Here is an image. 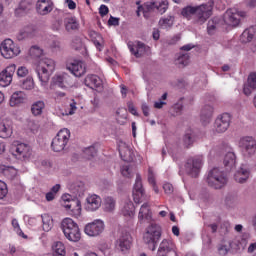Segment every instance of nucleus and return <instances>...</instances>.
Wrapping results in <instances>:
<instances>
[{
  "label": "nucleus",
  "mask_w": 256,
  "mask_h": 256,
  "mask_svg": "<svg viewBox=\"0 0 256 256\" xmlns=\"http://www.w3.org/2000/svg\"><path fill=\"white\" fill-rule=\"evenodd\" d=\"M53 71H55V61L53 59L42 58L39 60L36 67V73L42 87H46L47 83H49V78L51 77V73H53Z\"/></svg>",
  "instance_id": "1"
},
{
  "label": "nucleus",
  "mask_w": 256,
  "mask_h": 256,
  "mask_svg": "<svg viewBox=\"0 0 256 256\" xmlns=\"http://www.w3.org/2000/svg\"><path fill=\"white\" fill-rule=\"evenodd\" d=\"M213 11V4H202L200 6H187L182 9L181 15L186 19H191L192 15H196L198 19L202 21H207L211 17Z\"/></svg>",
  "instance_id": "2"
},
{
  "label": "nucleus",
  "mask_w": 256,
  "mask_h": 256,
  "mask_svg": "<svg viewBox=\"0 0 256 256\" xmlns=\"http://www.w3.org/2000/svg\"><path fill=\"white\" fill-rule=\"evenodd\" d=\"M61 228L64 234V237L71 241L72 243H78L81 241V230L79 225L73 221L71 218H64L61 222Z\"/></svg>",
  "instance_id": "3"
},
{
  "label": "nucleus",
  "mask_w": 256,
  "mask_h": 256,
  "mask_svg": "<svg viewBox=\"0 0 256 256\" xmlns=\"http://www.w3.org/2000/svg\"><path fill=\"white\" fill-rule=\"evenodd\" d=\"M161 239V227L155 223H151L146 227L143 234V241L148 245L150 251H155L157 249V243Z\"/></svg>",
  "instance_id": "4"
},
{
  "label": "nucleus",
  "mask_w": 256,
  "mask_h": 256,
  "mask_svg": "<svg viewBox=\"0 0 256 256\" xmlns=\"http://www.w3.org/2000/svg\"><path fill=\"white\" fill-rule=\"evenodd\" d=\"M227 181H229L227 174L219 168H213L208 173L207 183L213 189H223L227 185Z\"/></svg>",
  "instance_id": "5"
},
{
  "label": "nucleus",
  "mask_w": 256,
  "mask_h": 256,
  "mask_svg": "<svg viewBox=\"0 0 256 256\" xmlns=\"http://www.w3.org/2000/svg\"><path fill=\"white\" fill-rule=\"evenodd\" d=\"M62 205L68 210L69 215L79 219L81 217V201L73 199L70 194L62 195Z\"/></svg>",
  "instance_id": "6"
},
{
  "label": "nucleus",
  "mask_w": 256,
  "mask_h": 256,
  "mask_svg": "<svg viewBox=\"0 0 256 256\" xmlns=\"http://www.w3.org/2000/svg\"><path fill=\"white\" fill-rule=\"evenodd\" d=\"M71 138V131L67 128L61 129L56 137L53 138L51 147L52 150L55 151V153H61L67 147V144L69 143V139Z\"/></svg>",
  "instance_id": "7"
},
{
  "label": "nucleus",
  "mask_w": 256,
  "mask_h": 256,
  "mask_svg": "<svg viewBox=\"0 0 256 256\" xmlns=\"http://www.w3.org/2000/svg\"><path fill=\"white\" fill-rule=\"evenodd\" d=\"M0 53L4 59H13L21 53V48L11 39H5L0 44Z\"/></svg>",
  "instance_id": "8"
},
{
  "label": "nucleus",
  "mask_w": 256,
  "mask_h": 256,
  "mask_svg": "<svg viewBox=\"0 0 256 256\" xmlns=\"http://www.w3.org/2000/svg\"><path fill=\"white\" fill-rule=\"evenodd\" d=\"M12 155L20 161H25L31 157V146L25 143L13 142L10 148Z\"/></svg>",
  "instance_id": "9"
},
{
  "label": "nucleus",
  "mask_w": 256,
  "mask_h": 256,
  "mask_svg": "<svg viewBox=\"0 0 256 256\" xmlns=\"http://www.w3.org/2000/svg\"><path fill=\"white\" fill-rule=\"evenodd\" d=\"M73 85V77L67 73H63L53 76L50 88L54 89V87H59L60 89H71Z\"/></svg>",
  "instance_id": "10"
},
{
  "label": "nucleus",
  "mask_w": 256,
  "mask_h": 256,
  "mask_svg": "<svg viewBox=\"0 0 256 256\" xmlns=\"http://www.w3.org/2000/svg\"><path fill=\"white\" fill-rule=\"evenodd\" d=\"M241 17H247V13L230 8L224 15V22L230 27H237L241 23Z\"/></svg>",
  "instance_id": "11"
},
{
  "label": "nucleus",
  "mask_w": 256,
  "mask_h": 256,
  "mask_svg": "<svg viewBox=\"0 0 256 256\" xmlns=\"http://www.w3.org/2000/svg\"><path fill=\"white\" fill-rule=\"evenodd\" d=\"M201 167H203V156H195L187 160L185 168L188 175L191 177H199L201 172Z\"/></svg>",
  "instance_id": "12"
},
{
  "label": "nucleus",
  "mask_w": 256,
  "mask_h": 256,
  "mask_svg": "<svg viewBox=\"0 0 256 256\" xmlns=\"http://www.w3.org/2000/svg\"><path fill=\"white\" fill-rule=\"evenodd\" d=\"M103 231H105V223L100 219H96L84 227V233L88 237H99Z\"/></svg>",
  "instance_id": "13"
},
{
  "label": "nucleus",
  "mask_w": 256,
  "mask_h": 256,
  "mask_svg": "<svg viewBox=\"0 0 256 256\" xmlns=\"http://www.w3.org/2000/svg\"><path fill=\"white\" fill-rule=\"evenodd\" d=\"M231 125V114H220L214 122V133H225Z\"/></svg>",
  "instance_id": "14"
},
{
  "label": "nucleus",
  "mask_w": 256,
  "mask_h": 256,
  "mask_svg": "<svg viewBox=\"0 0 256 256\" xmlns=\"http://www.w3.org/2000/svg\"><path fill=\"white\" fill-rule=\"evenodd\" d=\"M179 256L177 254V246L169 239H163L159 244L156 256Z\"/></svg>",
  "instance_id": "15"
},
{
  "label": "nucleus",
  "mask_w": 256,
  "mask_h": 256,
  "mask_svg": "<svg viewBox=\"0 0 256 256\" xmlns=\"http://www.w3.org/2000/svg\"><path fill=\"white\" fill-rule=\"evenodd\" d=\"M66 69L74 75V77H83L87 73V64L81 60H73L67 63Z\"/></svg>",
  "instance_id": "16"
},
{
  "label": "nucleus",
  "mask_w": 256,
  "mask_h": 256,
  "mask_svg": "<svg viewBox=\"0 0 256 256\" xmlns=\"http://www.w3.org/2000/svg\"><path fill=\"white\" fill-rule=\"evenodd\" d=\"M133 199L134 203H143L145 201V189L143 188V180L141 179V175H136V180L133 188Z\"/></svg>",
  "instance_id": "17"
},
{
  "label": "nucleus",
  "mask_w": 256,
  "mask_h": 256,
  "mask_svg": "<svg viewBox=\"0 0 256 256\" xmlns=\"http://www.w3.org/2000/svg\"><path fill=\"white\" fill-rule=\"evenodd\" d=\"M17 66L15 64H10L0 73V87H9L13 81V75Z\"/></svg>",
  "instance_id": "18"
},
{
  "label": "nucleus",
  "mask_w": 256,
  "mask_h": 256,
  "mask_svg": "<svg viewBox=\"0 0 256 256\" xmlns=\"http://www.w3.org/2000/svg\"><path fill=\"white\" fill-rule=\"evenodd\" d=\"M128 48L130 50V53H132V55L137 58L143 57V55H147L151 52V48L140 41L136 42V44L133 42H129Z\"/></svg>",
  "instance_id": "19"
},
{
  "label": "nucleus",
  "mask_w": 256,
  "mask_h": 256,
  "mask_svg": "<svg viewBox=\"0 0 256 256\" xmlns=\"http://www.w3.org/2000/svg\"><path fill=\"white\" fill-rule=\"evenodd\" d=\"M239 147L246 153L247 155H255L256 151V141L254 137L245 136L242 137L239 141Z\"/></svg>",
  "instance_id": "20"
},
{
  "label": "nucleus",
  "mask_w": 256,
  "mask_h": 256,
  "mask_svg": "<svg viewBox=\"0 0 256 256\" xmlns=\"http://www.w3.org/2000/svg\"><path fill=\"white\" fill-rule=\"evenodd\" d=\"M133 243V238L129 232H124L120 235L116 241V248L122 253H127L131 249V244Z\"/></svg>",
  "instance_id": "21"
},
{
  "label": "nucleus",
  "mask_w": 256,
  "mask_h": 256,
  "mask_svg": "<svg viewBox=\"0 0 256 256\" xmlns=\"http://www.w3.org/2000/svg\"><path fill=\"white\" fill-rule=\"evenodd\" d=\"M138 221L140 223H151L153 221V213L151 212V205H149V202L144 203L140 207Z\"/></svg>",
  "instance_id": "22"
},
{
  "label": "nucleus",
  "mask_w": 256,
  "mask_h": 256,
  "mask_svg": "<svg viewBox=\"0 0 256 256\" xmlns=\"http://www.w3.org/2000/svg\"><path fill=\"white\" fill-rule=\"evenodd\" d=\"M118 151L122 161H125L126 163H131V161H133L135 155L133 154V151H131V148L127 146V143L119 142Z\"/></svg>",
  "instance_id": "23"
},
{
  "label": "nucleus",
  "mask_w": 256,
  "mask_h": 256,
  "mask_svg": "<svg viewBox=\"0 0 256 256\" xmlns=\"http://www.w3.org/2000/svg\"><path fill=\"white\" fill-rule=\"evenodd\" d=\"M36 11L39 15H49L53 11V1L38 0L36 3Z\"/></svg>",
  "instance_id": "24"
},
{
  "label": "nucleus",
  "mask_w": 256,
  "mask_h": 256,
  "mask_svg": "<svg viewBox=\"0 0 256 256\" xmlns=\"http://www.w3.org/2000/svg\"><path fill=\"white\" fill-rule=\"evenodd\" d=\"M84 84L90 89H99L103 87V80L95 74H88L84 79Z\"/></svg>",
  "instance_id": "25"
},
{
  "label": "nucleus",
  "mask_w": 256,
  "mask_h": 256,
  "mask_svg": "<svg viewBox=\"0 0 256 256\" xmlns=\"http://www.w3.org/2000/svg\"><path fill=\"white\" fill-rule=\"evenodd\" d=\"M32 8L33 4L29 0H22L15 9V15L16 17H23V15H27Z\"/></svg>",
  "instance_id": "26"
},
{
  "label": "nucleus",
  "mask_w": 256,
  "mask_h": 256,
  "mask_svg": "<svg viewBox=\"0 0 256 256\" xmlns=\"http://www.w3.org/2000/svg\"><path fill=\"white\" fill-rule=\"evenodd\" d=\"M37 35V28L35 26H26L20 30L18 34V40L23 41V39H33Z\"/></svg>",
  "instance_id": "27"
},
{
  "label": "nucleus",
  "mask_w": 256,
  "mask_h": 256,
  "mask_svg": "<svg viewBox=\"0 0 256 256\" xmlns=\"http://www.w3.org/2000/svg\"><path fill=\"white\" fill-rule=\"evenodd\" d=\"M251 172L245 166H241L240 169L234 174V179L237 183H245L249 179Z\"/></svg>",
  "instance_id": "28"
},
{
  "label": "nucleus",
  "mask_w": 256,
  "mask_h": 256,
  "mask_svg": "<svg viewBox=\"0 0 256 256\" xmlns=\"http://www.w3.org/2000/svg\"><path fill=\"white\" fill-rule=\"evenodd\" d=\"M86 207L88 211H97L101 207V197L98 195H91L87 198Z\"/></svg>",
  "instance_id": "29"
},
{
  "label": "nucleus",
  "mask_w": 256,
  "mask_h": 256,
  "mask_svg": "<svg viewBox=\"0 0 256 256\" xmlns=\"http://www.w3.org/2000/svg\"><path fill=\"white\" fill-rule=\"evenodd\" d=\"M213 117V106L206 105L203 107L200 115V119L203 125H209L211 118Z\"/></svg>",
  "instance_id": "30"
},
{
  "label": "nucleus",
  "mask_w": 256,
  "mask_h": 256,
  "mask_svg": "<svg viewBox=\"0 0 256 256\" xmlns=\"http://www.w3.org/2000/svg\"><path fill=\"white\" fill-rule=\"evenodd\" d=\"M63 24L65 27V30L68 33H71V31H78L79 30V22L75 17H66L63 20Z\"/></svg>",
  "instance_id": "31"
},
{
  "label": "nucleus",
  "mask_w": 256,
  "mask_h": 256,
  "mask_svg": "<svg viewBox=\"0 0 256 256\" xmlns=\"http://www.w3.org/2000/svg\"><path fill=\"white\" fill-rule=\"evenodd\" d=\"M235 165H237V156L233 152H228L224 157V167L227 169H235Z\"/></svg>",
  "instance_id": "32"
},
{
  "label": "nucleus",
  "mask_w": 256,
  "mask_h": 256,
  "mask_svg": "<svg viewBox=\"0 0 256 256\" xmlns=\"http://www.w3.org/2000/svg\"><path fill=\"white\" fill-rule=\"evenodd\" d=\"M10 106L17 107V105H21V103H25V93L22 91L14 92L10 98Z\"/></svg>",
  "instance_id": "33"
},
{
  "label": "nucleus",
  "mask_w": 256,
  "mask_h": 256,
  "mask_svg": "<svg viewBox=\"0 0 256 256\" xmlns=\"http://www.w3.org/2000/svg\"><path fill=\"white\" fill-rule=\"evenodd\" d=\"M253 37H255V27H250L245 29L240 36L241 43H251L253 41Z\"/></svg>",
  "instance_id": "34"
},
{
  "label": "nucleus",
  "mask_w": 256,
  "mask_h": 256,
  "mask_svg": "<svg viewBox=\"0 0 256 256\" xmlns=\"http://www.w3.org/2000/svg\"><path fill=\"white\" fill-rule=\"evenodd\" d=\"M43 109H45V102L43 100H38L31 105V113L34 117L43 115Z\"/></svg>",
  "instance_id": "35"
},
{
  "label": "nucleus",
  "mask_w": 256,
  "mask_h": 256,
  "mask_svg": "<svg viewBox=\"0 0 256 256\" xmlns=\"http://www.w3.org/2000/svg\"><path fill=\"white\" fill-rule=\"evenodd\" d=\"M153 10L154 8L150 2V3L144 4L143 6H139L136 13L138 17H141V13H143V16L145 17V19H149V17H151V11Z\"/></svg>",
  "instance_id": "36"
},
{
  "label": "nucleus",
  "mask_w": 256,
  "mask_h": 256,
  "mask_svg": "<svg viewBox=\"0 0 256 256\" xmlns=\"http://www.w3.org/2000/svg\"><path fill=\"white\" fill-rule=\"evenodd\" d=\"M13 135V126L11 124L0 123V138L9 139Z\"/></svg>",
  "instance_id": "37"
},
{
  "label": "nucleus",
  "mask_w": 256,
  "mask_h": 256,
  "mask_svg": "<svg viewBox=\"0 0 256 256\" xmlns=\"http://www.w3.org/2000/svg\"><path fill=\"white\" fill-rule=\"evenodd\" d=\"M122 215L133 219L135 217V205L131 201H127L122 208Z\"/></svg>",
  "instance_id": "38"
},
{
  "label": "nucleus",
  "mask_w": 256,
  "mask_h": 256,
  "mask_svg": "<svg viewBox=\"0 0 256 256\" xmlns=\"http://www.w3.org/2000/svg\"><path fill=\"white\" fill-rule=\"evenodd\" d=\"M41 219L43 231H51V229H53V217H51L49 214H42Z\"/></svg>",
  "instance_id": "39"
},
{
  "label": "nucleus",
  "mask_w": 256,
  "mask_h": 256,
  "mask_svg": "<svg viewBox=\"0 0 256 256\" xmlns=\"http://www.w3.org/2000/svg\"><path fill=\"white\" fill-rule=\"evenodd\" d=\"M153 9H157L160 15H163L169 8V4L165 0L150 2Z\"/></svg>",
  "instance_id": "40"
},
{
  "label": "nucleus",
  "mask_w": 256,
  "mask_h": 256,
  "mask_svg": "<svg viewBox=\"0 0 256 256\" xmlns=\"http://www.w3.org/2000/svg\"><path fill=\"white\" fill-rule=\"evenodd\" d=\"M116 202L113 197H106L103 202V209L106 213H113L115 211Z\"/></svg>",
  "instance_id": "41"
},
{
  "label": "nucleus",
  "mask_w": 256,
  "mask_h": 256,
  "mask_svg": "<svg viewBox=\"0 0 256 256\" xmlns=\"http://www.w3.org/2000/svg\"><path fill=\"white\" fill-rule=\"evenodd\" d=\"M175 23V16L163 17L159 20V26L161 29H171Z\"/></svg>",
  "instance_id": "42"
},
{
  "label": "nucleus",
  "mask_w": 256,
  "mask_h": 256,
  "mask_svg": "<svg viewBox=\"0 0 256 256\" xmlns=\"http://www.w3.org/2000/svg\"><path fill=\"white\" fill-rule=\"evenodd\" d=\"M189 53H184V54H178L177 58L175 59V65L177 67H186V65H189Z\"/></svg>",
  "instance_id": "43"
},
{
  "label": "nucleus",
  "mask_w": 256,
  "mask_h": 256,
  "mask_svg": "<svg viewBox=\"0 0 256 256\" xmlns=\"http://www.w3.org/2000/svg\"><path fill=\"white\" fill-rule=\"evenodd\" d=\"M53 251L55 255L65 256L67 255V251L65 250V244L62 242H56L53 246Z\"/></svg>",
  "instance_id": "44"
},
{
  "label": "nucleus",
  "mask_w": 256,
  "mask_h": 256,
  "mask_svg": "<svg viewBox=\"0 0 256 256\" xmlns=\"http://www.w3.org/2000/svg\"><path fill=\"white\" fill-rule=\"evenodd\" d=\"M52 99H54L55 103H63L65 99H67V93L62 92V91H54L52 93Z\"/></svg>",
  "instance_id": "45"
},
{
  "label": "nucleus",
  "mask_w": 256,
  "mask_h": 256,
  "mask_svg": "<svg viewBox=\"0 0 256 256\" xmlns=\"http://www.w3.org/2000/svg\"><path fill=\"white\" fill-rule=\"evenodd\" d=\"M117 121L120 125H125V121H127V110L120 108L116 111Z\"/></svg>",
  "instance_id": "46"
},
{
  "label": "nucleus",
  "mask_w": 256,
  "mask_h": 256,
  "mask_svg": "<svg viewBox=\"0 0 256 256\" xmlns=\"http://www.w3.org/2000/svg\"><path fill=\"white\" fill-rule=\"evenodd\" d=\"M195 142V135L193 134V130H189L184 136V144L186 147H191Z\"/></svg>",
  "instance_id": "47"
},
{
  "label": "nucleus",
  "mask_w": 256,
  "mask_h": 256,
  "mask_svg": "<svg viewBox=\"0 0 256 256\" xmlns=\"http://www.w3.org/2000/svg\"><path fill=\"white\" fill-rule=\"evenodd\" d=\"M35 82L33 81V77H27L22 82V89H26V91H31V89H34Z\"/></svg>",
  "instance_id": "48"
},
{
  "label": "nucleus",
  "mask_w": 256,
  "mask_h": 256,
  "mask_svg": "<svg viewBox=\"0 0 256 256\" xmlns=\"http://www.w3.org/2000/svg\"><path fill=\"white\" fill-rule=\"evenodd\" d=\"M29 53L34 59H37L43 55V49H41L39 46H32Z\"/></svg>",
  "instance_id": "49"
},
{
  "label": "nucleus",
  "mask_w": 256,
  "mask_h": 256,
  "mask_svg": "<svg viewBox=\"0 0 256 256\" xmlns=\"http://www.w3.org/2000/svg\"><path fill=\"white\" fill-rule=\"evenodd\" d=\"M121 173L123 177H127L128 179H131L133 177V168H131L130 165L126 164L121 167Z\"/></svg>",
  "instance_id": "50"
},
{
  "label": "nucleus",
  "mask_w": 256,
  "mask_h": 256,
  "mask_svg": "<svg viewBox=\"0 0 256 256\" xmlns=\"http://www.w3.org/2000/svg\"><path fill=\"white\" fill-rule=\"evenodd\" d=\"M247 84L250 89H256V72H251L248 75Z\"/></svg>",
  "instance_id": "51"
},
{
  "label": "nucleus",
  "mask_w": 256,
  "mask_h": 256,
  "mask_svg": "<svg viewBox=\"0 0 256 256\" xmlns=\"http://www.w3.org/2000/svg\"><path fill=\"white\" fill-rule=\"evenodd\" d=\"M84 154L86 155V159H93L97 155V149L95 146H90L84 150Z\"/></svg>",
  "instance_id": "52"
},
{
  "label": "nucleus",
  "mask_w": 256,
  "mask_h": 256,
  "mask_svg": "<svg viewBox=\"0 0 256 256\" xmlns=\"http://www.w3.org/2000/svg\"><path fill=\"white\" fill-rule=\"evenodd\" d=\"M7 184L3 181H0V199H4L7 196Z\"/></svg>",
  "instance_id": "53"
},
{
  "label": "nucleus",
  "mask_w": 256,
  "mask_h": 256,
  "mask_svg": "<svg viewBox=\"0 0 256 256\" xmlns=\"http://www.w3.org/2000/svg\"><path fill=\"white\" fill-rule=\"evenodd\" d=\"M18 77H27L29 75V69L25 66H21L17 70Z\"/></svg>",
  "instance_id": "54"
},
{
  "label": "nucleus",
  "mask_w": 256,
  "mask_h": 256,
  "mask_svg": "<svg viewBox=\"0 0 256 256\" xmlns=\"http://www.w3.org/2000/svg\"><path fill=\"white\" fill-rule=\"evenodd\" d=\"M216 29L217 26H215V23L213 21H209L207 26L208 35H213Z\"/></svg>",
  "instance_id": "55"
},
{
  "label": "nucleus",
  "mask_w": 256,
  "mask_h": 256,
  "mask_svg": "<svg viewBox=\"0 0 256 256\" xmlns=\"http://www.w3.org/2000/svg\"><path fill=\"white\" fill-rule=\"evenodd\" d=\"M163 189H164V192L167 194V195H171V193H173V184L171 183H165L163 185Z\"/></svg>",
  "instance_id": "56"
},
{
  "label": "nucleus",
  "mask_w": 256,
  "mask_h": 256,
  "mask_svg": "<svg viewBox=\"0 0 256 256\" xmlns=\"http://www.w3.org/2000/svg\"><path fill=\"white\" fill-rule=\"evenodd\" d=\"M76 111H77V102H75V100H72V103H70V109L67 115H74Z\"/></svg>",
  "instance_id": "57"
},
{
  "label": "nucleus",
  "mask_w": 256,
  "mask_h": 256,
  "mask_svg": "<svg viewBox=\"0 0 256 256\" xmlns=\"http://www.w3.org/2000/svg\"><path fill=\"white\" fill-rule=\"evenodd\" d=\"M108 13H109V7L102 4L99 8V14L101 15V17H105V15H107Z\"/></svg>",
  "instance_id": "58"
},
{
  "label": "nucleus",
  "mask_w": 256,
  "mask_h": 256,
  "mask_svg": "<svg viewBox=\"0 0 256 256\" xmlns=\"http://www.w3.org/2000/svg\"><path fill=\"white\" fill-rule=\"evenodd\" d=\"M148 183L150 185L157 184V182L155 181V174H153V171H151V170H149V173H148Z\"/></svg>",
  "instance_id": "59"
},
{
  "label": "nucleus",
  "mask_w": 256,
  "mask_h": 256,
  "mask_svg": "<svg viewBox=\"0 0 256 256\" xmlns=\"http://www.w3.org/2000/svg\"><path fill=\"white\" fill-rule=\"evenodd\" d=\"M255 91V89H252L251 86H249V84L244 85L243 88V93L244 95H246L247 97H249V95H251V93Z\"/></svg>",
  "instance_id": "60"
},
{
  "label": "nucleus",
  "mask_w": 256,
  "mask_h": 256,
  "mask_svg": "<svg viewBox=\"0 0 256 256\" xmlns=\"http://www.w3.org/2000/svg\"><path fill=\"white\" fill-rule=\"evenodd\" d=\"M108 25H113L114 27H117V25H119V18L111 16L108 20Z\"/></svg>",
  "instance_id": "61"
},
{
  "label": "nucleus",
  "mask_w": 256,
  "mask_h": 256,
  "mask_svg": "<svg viewBox=\"0 0 256 256\" xmlns=\"http://www.w3.org/2000/svg\"><path fill=\"white\" fill-rule=\"evenodd\" d=\"M63 27V21L61 20H57L54 24H53V29L55 31H60V29Z\"/></svg>",
  "instance_id": "62"
},
{
  "label": "nucleus",
  "mask_w": 256,
  "mask_h": 256,
  "mask_svg": "<svg viewBox=\"0 0 256 256\" xmlns=\"http://www.w3.org/2000/svg\"><path fill=\"white\" fill-rule=\"evenodd\" d=\"M59 45H61V43L57 39H53L52 42L50 43V47L52 49H59Z\"/></svg>",
  "instance_id": "63"
},
{
  "label": "nucleus",
  "mask_w": 256,
  "mask_h": 256,
  "mask_svg": "<svg viewBox=\"0 0 256 256\" xmlns=\"http://www.w3.org/2000/svg\"><path fill=\"white\" fill-rule=\"evenodd\" d=\"M142 113L144 117H149V106L147 104L142 105Z\"/></svg>",
  "instance_id": "64"
}]
</instances>
